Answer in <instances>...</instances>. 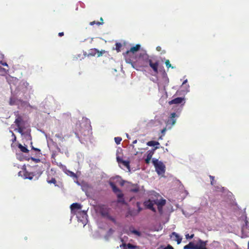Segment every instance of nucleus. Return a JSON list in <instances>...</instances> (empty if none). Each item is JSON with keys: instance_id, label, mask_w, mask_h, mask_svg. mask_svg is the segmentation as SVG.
<instances>
[{"instance_id": "58", "label": "nucleus", "mask_w": 249, "mask_h": 249, "mask_svg": "<svg viewBox=\"0 0 249 249\" xmlns=\"http://www.w3.org/2000/svg\"><path fill=\"white\" fill-rule=\"evenodd\" d=\"M248 224H249L248 221L247 220H246L245 221V225H246V226H247Z\"/></svg>"}, {"instance_id": "23", "label": "nucleus", "mask_w": 249, "mask_h": 249, "mask_svg": "<svg viewBox=\"0 0 249 249\" xmlns=\"http://www.w3.org/2000/svg\"><path fill=\"white\" fill-rule=\"evenodd\" d=\"M18 99L14 97H11L9 100V105L13 106L17 104Z\"/></svg>"}, {"instance_id": "39", "label": "nucleus", "mask_w": 249, "mask_h": 249, "mask_svg": "<svg viewBox=\"0 0 249 249\" xmlns=\"http://www.w3.org/2000/svg\"><path fill=\"white\" fill-rule=\"evenodd\" d=\"M194 234H191V235H190L189 234H186L185 235V237L187 239H192L194 237Z\"/></svg>"}, {"instance_id": "53", "label": "nucleus", "mask_w": 249, "mask_h": 249, "mask_svg": "<svg viewBox=\"0 0 249 249\" xmlns=\"http://www.w3.org/2000/svg\"><path fill=\"white\" fill-rule=\"evenodd\" d=\"M32 160H34V161H36V162L40 161V160H39V159H35V158H32Z\"/></svg>"}, {"instance_id": "62", "label": "nucleus", "mask_w": 249, "mask_h": 249, "mask_svg": "<svg viewBox=\"0 0 249 249\" xmlns=\"http://www.w3.org/2000/svg\"><path fill=\"white\" fill-rule=\"evenodd\" d=\"M57 149H58L59 151H60V149L59 147H58Z\"/></svg>"}, {"instance_id": "5", "label": "nucleus", "mask_w": 249, "mask_h": 249, "mask_svg": "<svg viewBox=\"0 0 249 249\" xmlns=\"http://www.w3.org/2000/svg\"><path fill=\"white\" fill-rule=\"evenodd\" d=\"M18 89L19 94H21L22 96H24L25 98L27 99V98L26 94L30 93L32 88L26 81H22L20 83L18 87Z\"/></svg>"}, {"instance_id": "48", "label": "nucleus", "mask_w": 249, "mask_h": 249, "mask_svg": "<svg viewBox=\"0 0 249 249\" xmlns=\"http://www.w3.org/2000/svg\"><path fill=\"white\" fill-rule=\"evenodd\" d=\"M127 247V244H125V243H123L122 245H121L120 246V248H122V247Z\"/></svg>"}, {"instance_id": "21", "label": "nucleus", "mask_w": 249, "mask_h": 249, "mask_svg": "<svg viewBox=\"0 0 249 249\" xmlns=\"http://www.w3.org/2000/svg\"><path fill=\"white\" fill-rule=\"evenodd\" d=\"M158 148H159V147L156 146L154 148H153L151 150H148L147 152V157H146L149 158L151 159L153 154H154L155 151L156 149H157Z\"/></svg>"}, {"instance_id": "28", "label": "nucleus", "mask_w": 249, "mask_h": 249, "mask_svg": "<svg viewBox=\"0 0 249 249\" xmlns=\"http://www.w3.org/2000/svg\"><path fill=\"white\" fill-rule=\"evenodd\" d=\"M66 174H67L68 176H70V177H72L73 178H75L76 179H77V178H78V177H77V176L76 175V174H75L74 173H73V172H72V171H69V170H68V171H67V172Z\"/></svg>"}, {"instance_id": "52", "label": "nucleus", "mask_w": 249, "mask_h": 249, "mask_svg": "<svg viewBox=\"0 0 249 249\" xmlns=\"http://www.w3.org/2000/svg\"><path fill=\"white\" fill-rule=\"evenodd\" d=\"M96 22H96V21H93L90 22L89 23V24H90V25H94V24H96Z\"/></svg>"}, {"instance_id": "51", "label": "nucleus", "mask_w": 249, "mask_h": 249, "mask_svg": "<svg viewBox=\"0 0 249 249\" xmlns=\"http://www.w3.org/2000/svg\"><path fill=\"white\" fill-rule=\"evenodd\" d=\"M64 36V33L63 32H60V33H58V36H59L61 37V36Z\"/></svg>"}, {"instance_id": "40", "label": "nucleus", "mask_w": 249, "mask_h": 249, "mask_svg": "<svg viewBox=\"0 0 249 249\" xmlns=\"http://www.w3.org/2000/svg\"><path fill=\"white\" fill-rule=\"evenodd\" d=\"M100 21H101L100 22H99V21H97V22L96 23V25H98V26H99V25H102V24H103L104 22H103V18H100Z\"/></svg>"}, {"instance_id": "4", "label": "nucleus", "mask_w": 249, "mask_h": 249, "mask_svg": "<svg viewBox=\"0 0 249 249\" xmlns=\"http://www.w3.org/2000/svg\"><path fill=\"white\" fill-rule=\"evenodd\" d=\"M94 208L97 213H99L101 215L108 219H109L115 222V219L109 214L110 209L104 204L96 205L94 206Z\"/></svg>"}, {"instance_id": "13", "label": "nucleus", "mask_w": 249, "mask_h": 249, "mask_svg": "<svg viewBox=\"0 0 249 249\" xmlns=\"http://www.w3.org/2000/svg\"><path fill=\"white\" fill-rule=\"evenodd\" d=\"M105 53H106V51L105 50H102V51H100L95 48L91 49L89 51L88 55L94 56L97 54V56L100 57V56H102Z\"/></svg>"}, {"instance_id": "54", "label": "nucleus", "mask_w": 249, "mask_h": 249, "mask_svg": "<svg viewBox=\"0 0 249 249\" xmlns=\"http://www.w3.org/2000/svg\"><path fill=\"white\" fill-rule=\"evenodd\" d=\"M32 149L36 151H39V152L40 151V149H39L38 148H35V147H33Z\"/></svg>"}, {"instance_id": "22", "label": "nucleus", "mask_w": 249, "mask_h": 249, "mask_svg": "<svg viewBox=\"0 0 249 249\" xmlns=\"http://www.w3.org/2000/svg\"><path fill=\"white\" fill-rule=\"evenodd\" d=\"M196 245L193 242H190L183 247V249H196Z\"/></svg>"}, {"instance_id": "34", "label": "nucleus", "mask_w": 249, "mask_h": 249, "mask_svg": "<svg viewBox=\"0 0 249 249\" xmlns=\"http://www.w3.org/2000/svg\"><path fill=\"white\" fill-rule=\"evenodd\" d=\"M165 63L167 68H172V69L174 68V67L171 66V64H170V61L169 60H166Z\"/></svg>"}, {"instance_id": "7", "label": "nucleus", "mask_w": 249, "mask_h": 249, "mask_svg": "<svg viewBox=\"0 0 249 249\" xmlns=\"http://www.w3.org/2000/svg\"><path fill=\"white\" fill-rule=\"evenodd\" d=\"M109 185L111 186L113 192L116 195L117 197L118 198V200H117V202H124V194L122 191L117 188L115 184L112 182H110Z\"/></svg>"}, {"instance_id": "10", "label": "nucleus", "mask_w": 249, "mask_h": 249, "mask_svg": "<svg viewBox=\"0 0 249 249\" xmlns=\"http://www.w3.org/2000/svg\"><path fill=\"white\" fill-rule=\"evenodd\" d=\"M44 164L41 163L34 166L32 168V170L35 172L36 176H40L42 172L44 171V168L43 167Z\"/></svg>"}, {"instance_id": "57", "label": "nucleus", "mask_w": 249, "mask_h": 249, "mask_svg": "<svg viewBox=\"0 0 249 249\" xmlns=\"http://www.w3.org/2000/svg\"><path fill=\"white\" fill-rule=\"evenodd\" d=\"M196 249H207L206 248H196Z\"/></svg>"}, {"instance_id": "8", "label": "nucleus", "mask_w": 249, "mask_h": 249, "mask_svg": "<svg viewBox=\"0 0 249 249\" xmlns=\"http://www.w3.org/2000/svg\"><path fill=\"white\" fill-rule=\"evenodd\" d=\"M143 58L145 59L146 62L149 63L150 67L152 69L154 72L156 74L158 73V67H159V61H156L155 62L153 63L151 59L148 58V55L145 54L143 55Z\"/></svg>"}, {"instance_id": "38", "label": "nucleus", "mask_w": 249, "mask_h": 249, "mask_svg": "<svg viewBox=\"0 0 249 249\" xmlns=\"http://www.w3.org/2000/svg\"><path fill=\"white\" fill-rule=\"evenodd\" d=\"M114 232V231L112 229L110 228L108 231L107 234L108 236H110V235H112Z\"/></svg>"}, {"instance_id": "56", "label": "nucleus", "mask_w": 249, "mask_h": 249, "mask_svg": "<svg viewBox=\"0 0 249 249\" xmlns=\"http://www.w3.org/2000/svg\"><path fill=\"white\" fill-rule=\"evenodd\" d=\"M154 195H155V196H157L158 197H161V196L158 194H157L156 193H155Z\"/></svg>"}, {"instance_id": "19", "label": "nucleus", "mask_w": 249, "mask_h": 249, "mask_svg": "<svg viewBox=\"0 0 249 249\" xmlns=\"http://www.w3.org/2000/svg\"><path fill=\"white\" fill-rule=\"evenodd\" d=\"M207 241H204L201 239H199L196 245V248H206Z\"/></svg>"}, {"instance_id": "15", "label": "nucleus", "mask_w": 249, "mask_h": 249, "mask_svg": "<svg viewBox=\"0 0 249 249\" xmlns=\"http://www.w3.org/2000/svg\"><path fill=\"white\" fill-rule=\"evenodd\" d=\"M182 103V105H184L185 104V98L184 97H177L169 101V104H181Z\"/></svg>"}, {"instance_id": "9", "label": "nucleus", "mask_w": 249, "mask_h": 249, "mask_svg": "<svg viewBox=\"0 0 249 249\" xmlns=\"http://www.w3.org/2000/svg\"><path fill=\"white\" fill-rule=\"evenodd\" d=\"M140 48H141L140 45L137 44L135 46L131 47L129 50L126 51L125 53H124V55L125 58L126 62L130 63V60L127 58L128 54L130 53H134L138 51L140 49Z\"/></svg>"}, {"instance_id": "24", "label": "nucleus", "mask_w": 249, "mask_h": 249, "mask_svg": "<svg viewBox=\"0 0 249 249\" xmlns=\"http://www.w3.org/2000/svg\"><path fill=\"white\" fill-rule=\"evenodd\" d=\"M18 147L23 153H28L29 151L26 147L23 146L21 144H18Z\"/></svg>"}, {"instance_id": "45", "label": "nucleus", "mask_w": 249, "mask_h": 249, "mask_svg": "<svg viewBox=\"0 0 249 249\" xmlns=\"http://www.w3.org/2000/svg\"><path fill=\"white\" fill-rule=\"evenodd\" d=\"M55 137L61 139V140H63V138L61 137V136L60 134H56Z\"/></svg>"}, {"instance_id": "47", "label": "nucleus", "mask_w": 249, "mask_h": 249, "mask_svg": "<svg viewBox=\"0 0 249 249\" xmlns=\"http://www.w3.org/2000/svg\"><path fill=\"white\" fill-rule=\"evenodd\" d=\"M163 249H174V248L172 246L169 245L166 247L163 248Z\"/></svg>"}, {"instance_id": "61", "label": "nucleus", "mask_w": 249, "mask_h": 249, "mask_svg": "<svg viewBox=\"0 0 249 249\" xmlns=\"http://www.w3.org/2000/svg\"><path fill=\"white\" fill-rule=\"evenodd\" d=\"M187 82V80H186L185 81H184L183 83V84H184L185 83H186Z\"/></svg>"}, {"instance_id": "29", "label": "nucleus", "mask_w": 249, "mask_h": 249, "mask_svg": "<svg viewBox=\"0 0 249 249\" xmlns=\"http://www.w3.org/2000/svg\"><path fill=\"white\" fill-rule=\"evenodd\" d=\"M155 204V203H148V204L147 205V208L151 210L152 211L155 212L156 209L154 207V205Z\"/></svg>"}, {"instance_id": "30", "label": "nucleus", "mask_w": 249, "mask_h": 249, "mask_svg": "<svg viewBox=\"0 0 249 249\" xmlns=\"http://www.w3.org/2000/svg\"><path fill=\"white\" fill-rule=\"evenodd\" d=\"M116 46V50L118 52H120L121 51V48L122 47V45L121 43H116L115 44Z\"/></svg>"}, {"instance_id": "18", "label": "nucleus", "mask_w": 249, "mask_h": 249, "mask_svg": "<svg viewBox=\"0 0 249 249\" xmlns=\"http://www.w3.org/2000/svg\"><path fill=\"white\" fill-rule=\"evenodd\" d=\"M15 123L17 126H23L24 125V121L21 116L18 115L15 121Z\"/></svg>"}, {"instance_id": "60", "label": "nucleus", "mask_w": 249, "mask_h": 249, "mask_svg": "<svg viewBox=\"0 0 249 249\" xmlns=\"http://www.w3.org/2000/svg\"><path fill=\"white\" fill-rule=\"evenodd\" d=\"M165 52H165V51H164H164H162V53H165Z\"/></svg>"}, {"instance_id": "36", "label": "nucleus", "mask_w": 249, "mask_h": 249, "mask_svg": "<svg viewBox=\"0 0 249 249\" xmlns=\"http://www.w3.org/2000/svg\"><path fill=\"white\" fill-rule=\"evenodd\" d=\"M168 127H166H166H164L163 129H162V130H161V134H162V136H160V137L159 138V139H162V136H164V135H165V132H166V130H167V128H168Z\"/></svg>"}, {"instance_id": "6", "label": "nucleus", "mask_w": 249, "mask_h": 249, "mask_svg": "<svg viewBox=\"0 0 249 249\" xmlns=\"http://www.w3.org/2000/svg\"><path fill=\"white\" fill-rule=\"evenodd\" d=\"M152 162L155 166L156 171L159 175L164 174L165 166L161 161H159L158 159H153Z\"/></svg>"}, {"instance_id": "33", "label": "nucleus", "mask_w": 249, "mask_h": 249, "mask_svg": "<svg viewBox=\"0 0 249 249\" xmlns=\"http://www.w3.org/2000/svg\"><path fill=\"white\" fill-rule=\"evenodd\" d=\"M115 142L116 143V144H119L120 143L121 141L122 140V138L119 137H115L114 138Z\"/></svg>"}, {"instance_id": "35", "label": "nucleus", "mask_w": 249, "mask_h": 249, "mask_svg": "<svg viewBox=\"0 0 249 249\" xmlns=\"http://www.w3.org/2000/svg\"><path fill=\"white\" fill-rule=\"evenodd\" d=\"M127 247L129 249H136V248H137V246H134L130 243H128L127 244Z\"/></svg>"}, {"instance_id": "17", "label": "nucleus", "mask_w": 249, "mask_h": 249, "mask_svg": "<svg viewBox=\"0 0 249 249\" xmlns=\"http://www.w3.org/2000/svg\"><path fill=\"white\" fill-rule=\"evenodd\" d=\"M171 238L173 240L176 241L177 242L178 244H179L181 243L182 240V238L180 237L179 235L175 232H173L172 233L171 235Z\"/></svg>"}, {"instance_id": "26", "label": "nucleus", "mask_w": 249, "mask_h": 249, "mask_svg": "<svg viewBox=\"0 0 249 249\" xmlns=\"http://www.w3.org/2000/svg\"><path fill=\"white\" fill-rule=\"evenodd\" d=\"M146 202H166V200L161 198H160V199L157 198V199L151 200L149 199Z\"/></svg>"}, {"instance_id": "3", "label": "nucleus", "mask_w": 249, "mask_h": 249, "mask_svg": "<svg viewBox=\"0 0 249 249\" xmlns=\"http://www.w3.org/2000/svg\"><path fill=\"white\" fill-rule=\"evenodd\" d=\"M213 191L220 194L224 197L227 198L231 202H233L235 200L231 192L220 185H213Z\"/></svg>"}, {"instance_id": "50", "label": "nucleus", "mask_w": 249, "mask_h": 249, "mask_svg": "<svg viewBox=\"0 0 249 249\" xmlns=\"http://www.w3.org/2000/svg\"><path fill=\"white\" fill-rule=\"evenodd\" d=\"M140 203H137V207H138V209H139V210H138V211L137 212V213H139V212H140V211H141V210H140Z\"/></svg>"}, {"instance_id": "42", "label": "nucleus", "mask_w": 249, "mask_h": 249, "mask_svg": "<svg viewBox=\"0 0 249 249\" xmlns=\"http://www.w3.org/2000/svg\"><path fill=\"white\" fill-rule=\"evenodd\" d=\"M8 71V70H6L4 68H2L0 67V72H3L5 73H6Z\"/></svg>"}, {"instance_id": "2", "label": "nucleus", "mask_w": 249, "mask_h": 249, "mask_svg": "<svg viewBox=\"0 0 249 249\" xmlns=\"http://www.w3.org/2000/svg\"><path fill=\"white\" fill-rule=\"evenodd\" d=\"M70 207L71 213L76 214L79 220L84 221L87 220L88 208L82 210V206L80 203H72Z\"/></svg>"}, {"instance_id": "32", "label": "nucleus", "mask_w": 249, "mask_h": 249, "mask_svg": "<svg viewBox=\"0 0 249 249\" xmlns=\"http://www.w3.org/2000/svg\"><path fill=\"white\" fill-rule=\"evenodd\" d=\"M18 127V132L21 134H23V130H24V127L23 126H17Z\"/></svg>"}, {"instance_id": "44", "label": "nucleus", "mask_w": 249, "mask_h": 249, "mask_svg": "<svg viewBox=\"0 0 249 249\" xmlns=\"http://www.w3.org/2000/svg\"><path fill=\"white\" fill-rule=\"evenodd\" d=\"M150 160H151V159L146 157V158L145 160V162L146 164H148L150 163Z\"/></svg>"}, {"instance_id": "43", "label": "nucleus", "mask_w": 249, "mask_h": 249, "mask_svg": "<svg viewBox=\"0 0 249 249\" xmlns=\"http://www.w3.org/2000/svg\"><path fill=\"white\" fill-rule=\"evenodd\" d=\"M0 64H1L3 66H6V67H8V64H7V63L5 62H3L2 60L0 61Z\"/></svg>"}, {"instance_id": "31", "label": "nucleus", "mask_w": 249, "mask_h": 249, "mask_svg": "<svg viewBox=\"0 0 249 249\" xmlns=\"http://www.w3.org/2000/svg\"><path fill=\"white\" fill-rule=\"evenodd\" d=\"M209 177L211 179V184L213 186L216 183V181L214 180V177L211 175H210Z\"/></svg>"}, {"instance_id": "14", "label": "nucleus", "mask_w": 249, "mask_h": 249, "mask_svg": "<svg viewBox=\"0 0 249 249\" xmlns=\"http://www.w3.org/2000/svg\"><path fill=\"white\" fill-rule=\"evenodd\" d=\"M116 160L119 164H122L124 167H126L128 170H130V161L129 160H124L122 158L117 156L116 157Z\"/></svg>"}, {"instance_id": "37", "label": "nucleus", "mask_w": 249, "mask_h": 249, "mask_svg": "<svg viewBox=\"0 0 249 249\" xmlns=\"http://www.w3.org/2000/svg\"><path fill=\"white\" fill-rule=\"evenodd\" d=\"M188 194V193L187 191L184 190L181 192V197L184 198Z\"/></svg>"}, {"instance_id": "11", "label": "nucleus", "mask_w": 249, "mask_h": 249, "mask_svg": "<svg viewBox=\"0 0 249 249\" xmlns=\"http://www.w3.org/2000/svg\"><path fill=\"white\" fill-rule=\"evenodd\" d=\"M176 117H178V116L176 114L175 112H173L171 114L170 118L168 120V121L166 122V127H168V125H170V126L168 127V129H170L172 127V126L175 124L176 122V120L175 118Z\"/></svg>"}, {"instance_id": "16", "label": "nucleus", "mask_w": 249, "mask_h": 249, "mask_svg": "<svg viewBox=\"0 0 249 249\" xmlns=\"http://www.w3.org/2000/svg\"><path fill=\"white\" fill-rule=\"evenodd\" d=\"M128 190L131 193H136L139 191L140 188L137 184H131L128 186Z\"/></svg>"}, {"instance_id": "63", "label": "nucleus", "mask_w": 249, "mask_h": 249, "mask_svg": "<svg viewBox=\"0 0 249 249\" xmlns=\"http://www.w3.org/2000/svg\"><path fill=\"white\" fill-rule=\"evenodd\" d=\"M248 249H249V242H248Z\"/></svg>"}, {"instance_id": "55", "label": "nucleus", "mask_w": 249, "mask_h": 249, "mask_svg": "<svg viewBox=\"0 0 249 249\" xmlns=\"http://www.w3.org/2000/svg\"><path fill=\"white\" fill-rule=\"evenodd\" d=\"M12 136L14 137V140L13 141V142H14V141H16V137L15 136V135L14 134V133L12 132Z\"/></svg>"}, {"instance_id": "1", "label": "nucleus", "mask_w": 249, "mask_h": 249, "mask_svg": "<svg viewBox=\"0 0 249 249\" xmlns=\"http://www.w3.org/2000/svg\"><path fill=\"white\" fill-rule=\"evenodd\" d=\"M75 129V134L77 137H89L92 133L90 121L87 119H83L81 122L77 123Z\"/></svg>"}, {"instance_id": "59", "label": "nucleus", "mask_w": 249, "mask_h": 249, "mask_svg": "<svg viewBox=\"0 0 249 249\" xmlns=\"http://www.w3.org/2000/svg\"><path fill=\"white\" fill-rule=\"evenodd\" d=\"M137 142V140H135V141H134L133 142V144H135V143H136Z\"/></svg>"}, {"instance_id": "64", "label": "nucleus", "mask_w": 249, "mask_h": 249, "mask_svg": "<svg viewBox=\"0 0 249 249\" xmlns=\"http://www.w3.org/2000/svg\"><path fill=\"white\" fill-rule=\"evenodd\" d=\"M129 214H130V215H132V214H133V213H129Z\"/></svg>"}, {"instance_id": "25", "label": "nucleus", "mask_w": 249, "mask_h": 249, "mask_svg": "<svg viewBox=\"0 0 249 249\" xmlns=\"http://www.w3.org/2000/svg\"><path fill=\"white\" fill-rule=\"evenodd\" d=\"M146 144L149 146H155L156 145H160V143L157 141H151L148 142Z\"/></svg>"}, {"instance_id": "49", "label": "nucleus", "mask_w": 249, "mask_h": 249, "mask_svg": "<svg viewBox=\"0 0 249 249\" xmlns=\"http://www.w3.org/2000/svg\"><path fill=\"white\" fill-rule=\"evenodd\" d=\"M156 50L157 51L160 52V51H161V48L160 46H158L156 48Z\"/></svg>"}, {"instance_id": "27", "label": "nucleus", "mask_w": 249, "mask_h": 249, "mask_svg": "<svg viewBox=\"0 0 249 249\" xmlns=\"http://www.w3.org/2000/svg\"><path fill=\"white\" fill-rule=\"evenodd\" d=\"M157 205V207L159 213L160 214L162 213V208L165 203H155Z\"/></svg>"}, {"instance_id": "46", "label": "nucleus", "mask_w": 249, "mask_h": 249, "mask_svg": "<svg viewBox=\"0 0 249 249\" xmlns=\"http://www.w3.org/2000/svg\"><path fill=\"white\" fill-rule=\"evenodd\" d=\"M124 180H121L120 181H119V184L121 186H123L124 185Z\"/></svg>"}, {"instance_id": "12", "label": "nucleus", "mask_w": 249, "mask_h": 249, "mask_svg": "<svg viewBox=\"0 0 249 249\" xmlns=\"http://www.w3.org/2000/svg\"><path fill=\"white\" fill-rule=\"evenodd\" d=\"M21 173H22L21 171H20L18 172L19 176H22L21 174ZM22 173H23L24 177L25 178H28L30 180L32 179L33 178V177L36 176V175L35 174V172H33V170L32 172H28L26 170V169H24L23 170Z\"/></svg>"}, {"instance_id": "41", "label": "nucleus", "mask_w": 249, "mask_h": 249, "mask_svg": "<svg viewBox=\"0 0 249 249\" xmlns=\"http://www.w3.org/2000/svg\"><path fill=\"white\" fill-rule=\"evenodd\" d=\"M132 232L137 235L139 236H141V234L140 232H139V231L135 230L132 231Z\"/></svg>"}, {"instance_id": "20", "label": "nucleus", "mask_w": 249, "mask_h": 249, "mask_svg": "<svg viewBox=\"0 0 249 249\" xmlns=\"http://www.w3.org/2000/svg\"><path fill=\"white\" fill-rule=\"evenodd\" d=\"M47 182L50 184L53 183L55 186H57L59 187H63V185L62 183H60V184H56V180L54 178H52L50 180L48 179Z\"/></svg>"}]
</instances>
